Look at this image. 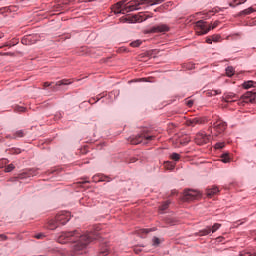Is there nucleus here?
Returning <instances> with one entry per match:
<instances>
[{
  "mask_svg": "<svg viewBox=\"0 0 256 256\" xmlns=\"http://www.w3.org/2000/svg\"><path fill=\"white\" fill-rule=\"evenodd\" d=\"M94 239H97L96 232L83 233L80 230H73L60 233L57 241L62 245L71 243L70 255L83 256L85 254V249H87L89 243Z\"/></svg>",
  "mask_w": 256,
  "mask_h": 256,
  "instance_id": "nucleus-1",
  "label": "nucleus"
},
{
  "mask_svg": "<svg viewBox=\"0 0 256 256\" xmlns=\"http://www.w3.org/2000/svg\"><path fill=\"white\" fill-rule=\"evenodd\" d=\"M163 0H132L128 4H126L125 0L117 2L114 6V13H122V7H124V11H138L140 5H160Z\"/></svg>",
  "mask_w": 256,
  "mask_h": 256,
  "instance_id": "nucleus-2",
  "label": "nucleus"
},
{
  "mask_svg": "<svg viewBox=\"0 0 256 256\" xmlns=\"http://www.w3.org/2000/svg\"><path fill=\"white\" fill-rule=\"evenodd\" d=\"M153 139H155V135H149L144 132L136 136L130 137L129 142L131 143V145H139V143H149V141H153Z\"/></svg>",
  "mask_w": 256,
  "mask_h": 256,
  "instance_id": "nucleus-3",
  "label": "nucleus"
},
{
  "mask_svg": "<svg viewBox=\"0 0 256 256\" xmlns=\"http://www.w3.org/2000/svg\"><path fill=\"white\" fill-rule=\"evenodd\" d=\"M217 27V22L214 23L213 27L207 24V22L200 20L196 22V33L198 35H207L210 29H215Z\"/></svg>",
  "mask_w": 256,
  "mask_h": 256,
  "instance_id": "nucleus-4",
  "label": "nucleus"
},
{
  "mask_svg": "<svg viewBox=\"0 0 256 256\" xmlns=\"http://www.w3.org/2000/svg\"><path fill=\"white\" fill-rule=\"evenodd\" d=\"M221 227V224L216 223L213 226H207L206 228L200 230L196 235L198 237H205L207 235H210V233H215L217 230H219Z\"/></svg>",
  "mask_w": 256,
  "mask_h": 256,
  "instance_id": "nucleus-5",
  "label": "nucleus"
},
{
  "mask_svg": "<svg viewBox=\"0 0 256 256\" xmlns=\"http://www.w3.org/2000/svg\"><path fill=\"white\" fill-rule=\"evenodd\" d=\"M71 220V212L61 211L56 215V221L60 225H65Z\"/></svg>",
  "mask_w": 256,
  "mask_h": 256,
  "instance_id": "nucleus-6",
  "label": "nucleus"
},
{
  "mask_svg": "<svg viewBox=\"0 0 256 256\" xmlns=\"http://www.w3.org/2000/svg\"><path fill=\"white\" fill-rule=\"evenodd\" d=\"M195 141L197 145H206V143L211 141V136L206 135L205 132H200L196 135Z\"/></svg>",
  "mask_w": 256,
  "mask_h": 256,
  "instance_id": "nucleus-7",
  "label": "nucleus"
},
{
  "mask_svg": "<svg viewBox=\"0 0 256 256\" xmlns=\"http://www.w3.org/2000/svg\"><path fill=\"white\" fill-rule=\"evenodd\" d=\"M167 31H169V26H167L166 24H160L157 26H153L152 28L147 30L146 33H167Z\"/></svg>",
  "mask_w": 256,
  "mask_h": 256,
  "instance_id": "nucleus-8",
  "label": "nucleus"
},
{
  "mask_svg": "<svg viewBox=\"0 0 256 256\" xmlns=\"http://www.w3.org/2000/svg\"><path fill=\"white\" fill-rule=\"evenodd\" d=\"M199 197V192L195 190H186L184 192L183 201H195Z\"/></svg>",
  "mask_w": 256,
  "mask_h": 256,
  "instance_id": "nucleus-9",
  "label": "nucleus"
},
{
  "mask_svg": "<svg viewBox=\"0 0 256 256\" xmlns=\"http://www.w3.org/2000/svg\"><path fill=\"white\" fill-rule=\"evenodd\" d=\"M256 99L255 92L248 91L241 97L243 103H253Z\"/></svg>",
  "mask_w": 256,
  "mask_h": 256,
  "instance_id": "nucleus-10",
  "label": "nucleus"
},
{
  "mask_svg": "<svg viewBox=\"0 0 256 256\" xmlns=\"http://www.w3.org/2000/svg\"><path fill=\"white\" fill-rule=\"evenodd\" d=\"M151 17H153V13L145 14L141 12L138 15H136L134 18L138 23H143V21H147V19H151Z\"/></svg>",
  "mask_w": 256,
  "mask_h": 256,
  "instance_id": "nucleus-11",
  "label": "nucleus"
},
{
  "mask_svg": "<svg viewBox=\"0 0 256 256\" xmlns=\"http://www.w3.org/2000/svg\"><path fill=\"white\" fill-rule=\"evenodd\" d=\"M214 131L216 133H225V123L223 121H217L214 125Z\"/></svg>",
  "mask_w": 256,
  "mask_h": 256,
  "instance_id": "nucleus-12",
  "label": "nucleus"
},
{
  "mask_svg": "<svg viewBox=\"0 0 256 256\" xmlns=\"http://www.w3.org/2000/svg\"><path fill=\"white\" fill-rule=\"evenodd\" d=\"M201 123H203L201 118H192V119L187 120V122H186L188 127H195L196 125H201Z\"/></svg>",
  "mask_w": 256,
  "mask_h": 256,
  "instance_id": "nucleus-13",
  "label": "nucleus"
},
{
  "mask_svg": "<svg viewBox=\"0 0 256 256\" xmlns=\"http://www.w3.org/2000/svg\"><path fill=\"white\" fill-rule=\"evenodd\" d=\"M59 225L61 224L57 222V218L55 217V219H52L48 222V229H50L51 231H55V229H57Z\"/></svg>",
  "mask_w": 256,
  "mask_h": 256,
  "instance_id": "nucleus-14",
  "label": "nucleus"
},
{
  "mask_svg": "<svg viewBox=\"0 0 256 256\" xmlns=\"http://www.w3.org/2000/svg\"><path fill=\"white\" fill-rule=\"evenodd\" d=\"M25 137V132L23 130L16 131L13 136H6L7 139H21Z\"/></svg>",
  "mask_w": 256,
  "mask_h": 256,
  "instance_id": "nucleus-15",
  "label": "nucleus"
},
{
  "mask_svg": "<svg viewBox=\"0 0 256 256\" xmlns=\"http://www.w3.org/2000/svg\"><path fill=\"white\" fill-rule=\"evenodd\" d=\"M217 193H219V188L217 187L206 189L207 197H212L213 195H217Z\"/></svg>",
  "mask_w": 256,
  "mask_h": 256,
  "instance_id": "nucleus-16",
  "label": "nucleus"
},
{
  "mask_svg": "<svg viewBox=\"0 0 256 256\" xmlns=\"http://www.w3.org/2000/svg\"><path fill=\"white\" fill-rule=\"evenodd\" d=\"M255 11H256V4L240 12V15H251V13H255Z\"/></svg>",
  "mask_w": 256,
  "mask_h": 256,
  "instance_id": "nucleus-17",
  "label": "nucleus"
},
{
  "mask_svg": "<svg viewBox=\"0 0 256 256\" xmlns=\"http://www.w3.org/2000/svg\"><path fill=\"white\" fill-rule=\"evenodd\" d=\"M256 85V82L255 81H252V80H249V81H246L242 84V87L244 89H251V87H255Z\"/></svg>",
  "mask_w": 256,
  "mask_h": 256,
  "instance_id": "nucleus-18",
  "label": "nucleus"
},
{
  "mask_svg": "<svg viewBox=\"0 0 256 256\" xmlns=\"http://www.w3.org/2000/svg\"><path fill=\"white\" fill-rule=\"evenodd\" d=\"M164 169H166V171H173V169H175V163L169 161L164 162Z\"/></svg>",
  "mask_w": 256,
  "mask_h": 256,
  "instance_id": "nucleus-19",
  "label": "nucleus"
},
{
  "mask_svg": "<svg viewBox=\"0 0 256 256\" xmlns=\"http://www.w3.org/2000/svg\"><path fill=\"white\" fill-rule=\"evenodd\" d=\"M73 83V81L69 80V79H62L58 82H56V87H61V85H71Z\"/></svg>",
  "mask_w": 256,
  "mask_h": 256,
  "instance_id": "nucleus-20",
  "label": "nucleus"
},
{
  "mask_svg": "<svg viewBox=\"0 0 256 256\" xmlns=\"http://www.w3.org/2000/svg\"><path fill=\"white\" fill-rule=\"evenodd\" d=\"M206 95L207 97H215V95H221V90H208Z\"/></svg>",
  "mask_w": 256,
  "mask_h": 256,
  "instance_id": "nucleus-21",
  "label": "nucleus"
},
{
  "mask_svg": "<svg viewBox=\"0 0 256 256\" xmlns=\"http://www.w3.org/2000/svg\"><path fill=\"white\" fill-rule=\"evenodd\" d=\"M247 0H233V2L229 3L230 7H237V5H243Z\"/></svg>",
  "mask_w": 256,
  "mask_h": 256,
  "instance_id": "nucleus-22",
  "label": "nucleus"
},
{
  "mask_svg": "<svg viewBox=\"0 0 256 256\" xmlns=\"http://www.w3.org/2000/svg\"><path fill=\"white\" fill-rule=\"evenodd\" d=\"M13 109L15 113H25V111H27V108L19 105H15Z\"/></svg>",
  "mask_w": 256,
  "mask_h": 256,
  "instance_id": "nucleus-23",
  "label": "nucleus"
},
{
  "mask_svg": "<svg viewBox=\"0 0 256 256\" xmlns=\"http://www.w3.org/2000/svg\"><path fill=\"white\" fill-rule=\"evenodd\" d=\"M151 231H155V229H140L138 231V235L141 237H145V235H147V233H151Z\"/></svg>",
  "mask_w": 256,
  "mask_h": 256,
  "instance_id": "nucleus-24",
  "label": "nucleus"
},
{
  "mask_svg": "<svg viewBox=\"0 0 256 256\" xmlns=\"http://www.w3.org/2000/svg\"><path fill=\"white\" fill-rule=\"evenodd\" d=\"M235 75V69L231 66L226 68V77H233Z\"/></svg>",
  "mask_w": 256,
  "mask_h": 256,
  "instance_id": "nucleus-25",
  "label": "nucleus"
},
{
  "mask_svg": "<svg viewBox=\"0 0 256 256\" xmlns=\"http://www.w3.org/2000/svg\"><path fill=\"white\" fill-rule=\"evenodd\" d=\"M169 205H171V202L166 201L160 206V211H167L169 209Z\"/></svg>",
  "mask_w": 256,
  "mask_h": 256,
  "instance_id": "nucleus-26",
  "label": "nucleus"
},
{
  "mask_svg": "<svg viewBox=\"0 0 256 256\" xmlns=\"http://www.w3.org/2000/svg\"><path fill=\"white\" fill-rule=\"evenodd\" d=\"M170 158L172 159V161H179V159H181V155H179L178 153H172L170 155Z\"/></svg>",
  "mask_w": 256,
  "mask_h": 256,
  "instance_id": "nucleus-27",
  "label": "nucleus"
},
{
  "mask_svg": "<svg viewBox=\"0 0 256 256\" xmlns=\"http://www.w3.org/2000/svg\"><path fill=\"white\" fill-rule=\"evenodd\" d=\"M141 43H143L141 40H136L130 43V47H140Z\"/></svg>",
  "mask_w": 256,
  "mask_h": 256,
  "instance_id": "nucleus-28",
  "label": "nucleus"
},
{
  "mask_svg": "<svg viewBox=\"0 0 256 256\" xmlns=\"http://www.w3.org/2000/svg\"><path fill=\"white\" fill-rule=\"evenodd\" d=\"M10 153L12 155H19V153H21V149H19V148H12V149H10Z\"/></svg>",
  "mask_w": 256,
  "mask_h": 256,
  "instance_id": "nucleus-29",
  "label": "nucleus"
},
{
  "mask_svg": "<svg viewBox=\"0 0 256 256\" xmlns=\"http://www.w3.org/2000/svg\"><path fill=\"white\" fill-rule=\"evenodd\" d=\"M13 169H15V165L9 164V165L5 168V172H6V173H11V171H13Z\"/></svg>",
  "mask_w": 256,
  "mask_h": 256,
  "instance_id": "nucleus-30",
  "label": "nucleus"
},
{
  "mask_svg": "<svg viewBox=\"0 0 256 256\" xmlns=\"http://www.w3.org/2000/svg\"><path fill=\"white\" fill-rule=\"evenodd\" d=\"M223 147H225V143L223 142L216 143L215 145V149H223Z\"/></svg>",
  "mask_w": 256,
  "mask_h": 256,
  "instance_id": "nucleus-31",
  "label": "nucleus"
},
{
  "mask_svg": "<svg viewBox=\"0 0 256 256\" xmlns=\"http://www.w3.org/2000/svg\"><path fill=\"white\" fill-rule=\"evenodd\" d=\"M100 255H102V256L109 255V248H105L104 250L100 251Z\"/></svg>",
  "mask_w": 256,
  "mask_h": 256,
  "instance_id": "nucleus-32",
  "label": "nucleus"
},
{
  "mask_svg": "<svg viewBox=\"0 0 256 256\" xmlns=\"http://www.w3.org/2000/svg\"><path fill=\"white\" fill-rule=\"evenodd\" d=\"M161 244V240L157 237L153 238V245H160Z\"/></svg>",
  "mask_w": 256,
  "mask_h": 256,
  "instance_id": "nucleus-33",
  "label": "nucleus"
},
{
  "mask_svg": "<svg viewBox=\"0 0 256 256\" xmlns=\"http://www.w3.org/2000/svg\"><path fill=\"white\" fill-rule=\"evenodd\" d=\"M231 162V157L229 156V153H225V163H230Z\"/></svg>",
  "mask_w": 256,
  "mask_h": 256,
  "instance_id": "nucleus-34",
  "label": "nucleus"
},
{
  "mask_svg": "<svg viewBox=\"0 0 256 256\" xmlns=\"http://www.w3.org/2000/svg\"><path fill=\"white\" fill-rule=\"evenodd\" d=\"M51 85H53V82L49 83V82H44L43 87L44 89L47 87H51Z\"/></svg>",
  "mask_w": 256,
  "mask_h": 256,
  "instance_id": "nucleus-35",
  "label": "nucleus"
},
{
  "mask_svg": "<svg viewBox=\"0 0 256 256\" xmlns=\"http://www.w3.org/2000/svg\"><path fill=\"white\" fill-rule=\"evenodd\" d=\"M44 237L45 235L42 233L35 235V239H43Z\"/></svg>",
  "mask_w": 256,
  "mask_h": 256,
  "instance_id": "nucleus-36",
  "label": "nucleus"
},
{
  "mask_svg": "<svg viewBox=\"0 0 256 256\" xmlns=\"http://www.w3.org/2000/svg\"><path fill=\"white\" fill-rule=\"evenodd\" d=\"M187 107H193V100H188L186 102Z\"/></svg>",
  "mask_w": 256,
  "mask_h": 256,
  "instance_id": "nucleus-37",
  "label": "nucleus"
},
{
  "mask_svg": "<svg viewBox=\"0 0 256 256\" xmlns=\"http://www.w3.org/2000/svg\"><path fill=\"white\" fill-rule=\"evenodd\" d=\"M27 41H29V37L24 38V39L22 40V43H23L24 45H27Z\"/></svg>",
  "mask_w": 256,
  "mask_h": 256,
  "instance_id": "nucleus-38",
  "label": "nucleus"
},
{
  "mask_svg": "<svg viewBox=\"0 0 256 256\" xmlns=\"http://www.w3.org/2000/svg\"><path fill=\"white\" fill-rule=\"evenodd\" d=\"M221 157H222V159H221L222 163H225V153H222Z\"/></svg>",
  "mask_w": 256,
  "mask_h": 256,
  "instance_id": "nucleus-39",
  "label": "nucleus"
},
{
  "mask_svg": "<svg viewBox=\"0 0 256 256\" xmlns=\"http://www.w3.org/2000/svg\"><path fill=\"white\" fill-rule=\"evenodd\" d=\"M216 241H217V243H221V241H223V237L216 238Z\"/></svg>",
  "mask_w": 256,
  "mask_h": 256,
  "instance_id": "nucleus-40",
  "label": "nucleus"
},
{
  "mask_svg": "<svg viewBox=\"0 0 256 256\" xmlns=\"http://www.w3.org/2000/svg\"><path fill=\"white\" fill-rule=\"evenodd\" d=\"M0 239H2V241H5L7 239V236L5 235H0Z\"/></svg>",
  "mask_w": 256,
  "mask_h": 256,
  "instance_id": "nucleus-41",
  "label": "nucleus"
},
{
  "mask_svg": "<svg viewBox=\"0 0 256 256\" xmlns=\"http://www.w3.org/2000/svg\"><path fill=\"white\" fill-rule=\"evenodd\" d=\"M206 43L211 44V43H213V40H212L211 38H208V39L206 40Z\"/></svg>",
  "mask_w": 256,
  "mask_h": 256,
  "instance_id": "nucleus-42",
  "label": "nucleus"
},
{
  "mask_svg": "<svg viewBox=\"0 0 256 256\" xmlns=\"http://www.w3.org/2000/svg\"><path fill=\"white\" fill-rule=\"evenodd\" d=\"M102 181H107V183H109V181H111V179L109 177H106L105 179H103Z\"/></svg>",
  "mask_w": 256,
  "mask_h": 256,
  "instance_id": "nucleus-43",
  "label": "nucleus"
},
{
  "mask_svg": "<svg viewBox=\"0 0 256 256\" xmlns=\"http://www.w3.org/2000/svg\"><path fill=\"white\" fill-rule=\"evenodd\" d=\"M226 103H231V100H229L228 97L225 98Z\"/></svg>",
  "mask_w": 256,
  "mask_h": 256,
  "instance_id": "nucleus-44",
  "label": "nucleus"
},
{
  "mask_svg": "<svg viewBox=\"0 0 256 256\" xmlns=\"http://www.w3.org/2000/svg\"><path fill=\"white\" fill-rule=\"evenodd\" d=\"M213 41H219V36L214 37Z\"/></svg>",
  "mask_w": 256,
  "mask_h": 256,
  "instance_id": "nucleus-45",
  "label": "nucleus"
},
{
  "mask_svg": "<svg viewBox=\"0 0 256 256\" xmlns=\"http://www.w3.org/2000/svg\"><path fill=\"white\" fill-rule=\"evenodd\" d=\"M15 44H6L5 47H13Z\"/></svg>",
  "mask_w": 256,
  "mask_h": 256,
  "instance_id": "nucleus-46",
  "label": "nucleus"
},
{
  "mask_svg": "<svg viewBox=\"0 0 256 256\" xmlns=\"http://www.w3.org/2000/svg\"><path fill=\"white\" fill-rule=\"evenodd\" d=\"M18 178H19V179H23V174H20V175L18 176Z\"/></svg>",
  "mask_w": 256,
  "mask_h": 256,
  "instance_id": "nucleus-47",
  "label": "nucleus"
},
{
  "mask_svg": "<svg viewBox=\"0 0 256 256\" xmlns=\"http://www.w3.org/2000/svg\"><path fill=\"white\" fill-rule=\"evenodd\" d=\"M213 12H214V13H219V10L214 9Z\"/></svg>",
  "mask_w": 256,
  "mask_h": 256,
  "instance_id": "nucleus-48",
  "label": "nucleus"
},
{
  "mask_svg": "<svg viewBox=\"0 0 256 256\" xmlns=\"http://www.w3.org/2000/svg\"><path fill=\"white\" fill-rule=\"evenodd\" d=\"M51 89H52L53 91H55V90H56L55 86H52V87H51Z\"/></svg>",
  "mask_w": 256,
  "mask_h": 256,
  "instance_id": "nucleus-49",
  "label": "nucleus"
},
{
  "mask_svg": "<svg viewBox=\"0 0 256 256\" xmlns=\"http://www.w3.org/2000/svg\"><path fill=\"white\" fill-rule=\"evenodd\" d=\"M3 55H11V53H3Z\"/></svg>",
  "mask_w": 256,
  "mask_h": 256,
  "instance_id": "nucleus-50",
  "label": "nucleus"
},
{
  "mask_svg": "<svg viewBox=\"0 0 256 256\" xmlns=\"http://www.w3.org/2000/svg\"><path fill=\"white\" fill-rule=\"evenodd\" d=\"M31 175H35V173H31Z\"/></svg>",
  "mask_w": 256,
  "mask_h": 256,
  "instance_id": "nucleus-51",
  "label": "nucleus"
},
{
  "mask_svg": "<svg viewBox=\"0 0 256 256\" xmlns=\"http://www.w3.org/2000/svg\"><path fill=\"white\" fill-rule=\"evenodd\" d=\"M253 256H256V253H255V254H253Z\"/></svg>",
  "mask_w": 256,
  "mask_h": 256,
  "instance_id": "nucleus-52",
  "label": "nucleus"
}]
</instances>
